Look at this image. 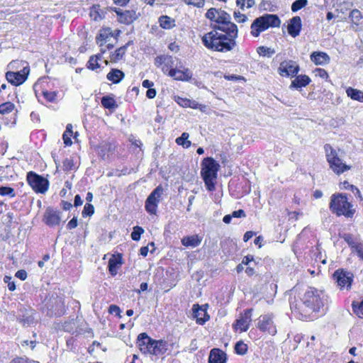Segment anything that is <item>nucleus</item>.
<instances>
[{"instance_id":"1","label":"nucleus","mask_w":363,"mask_h":363,"mask_svg":"<svg viewBox=\"0 0 363 363\" xmlns=\"http://www.w3.org/2000/svg\"><path fill=\"white\" fill-rule=\"evenodd\" d=\"M230 14L221 10L212 26L213 30L205 34L202 43L209 50L226 52L236 46L237 26L230 21Z\"/></svg>"},{"instance_id":"2","label":"nucleus","mask_w":363,"mask_h":363,"mask_svg":"<svg viewBox=\"0 0 363 363\" xmlns=\"http://www.w3.org/2000/svg\"><path fill=\"white\" fill-rule=\"evenodd\" d=\"M328 302V296L324 291L314 287H308L298 299L294 297L290 301V307L294 313L306 318L313 312H318Z\"/></svg>"},{"instance_id":"3","label":"nucleus","mask_w":363,"mask_h":363,"mask_svg":"<svg viewBox=\"0 0 363 363\" xmlns=\"http://www.w3.org/2000/svg\"><path fill=\"white\" fill-rule=\"evenodd\" d=\"M324 150L330 169L335 174L340 175L351 169L352 167L344 162L343 152L340 150H335L330 145L326 144L324 145Z\"/></svg>"},{"instance_id":"4","label":"nucleus","mask_w":363,"mask_h":363,"mask_svg":"<svg viewBox=\"0 0 363 363\" xmlns=\"http://www.w3.org/2000/svg\"><path fill=\"white\" fill-rule=\"evenodd\" d=\"M219 167L220 164L212 157H206L201 162V174L209 191L215 189L214 180L217 178Z\"/></svg>"},{"instance_id":"5","label":"nucleus","mask_w":363,"mask_h":363,"mask_svg":"<svg viewBox=\"0 0 363 363\" xmlns=\"http://www.w3.org/2000/svg\"><path fill=\"white\" fill-rule=\"evenodd\" d=\"M352 204L348 201L346 194H335L331 196L330 202V209L337 216H345L347 218H352L354 213V210L352 209Z\"/></svg>"},{"instance_id":"6","label":"nucleus","mask_w":363,"mask_h":363,"mask_svg":"<svg viewBox=\"0 0 363 363\" xmlns=\"http://www.w3.org/2000/svg\"><path fill=\"white\" fill-rule=\"evenodd\" d=\"M281 21L277 15L264 14L256 18L251 25V34L254 37H258L261 32L268 29L269 27H279Z\"/></svg>"},{"instance_id":"7","label":"nucleus","mask_w":363,"mask_h":363,"mask_svg":"<svg viewBox=\"0 0 363 363\" xmlns=\"http://www.w3.org/2000/svg\"><path fill=\"white\" fill-rule=\"evenodd\" d=\"M164 189L162 185L157 186L148 196L145 201V210L152 215H155L157 211L158 203H160Z\"/></svg>"},{"instance_id":"8","label":"nucleus","mask_w":363,"mask_h":363,"mask_svg":"<svg viewBox=\"0 0 363 363\" xmlns=\"http://www.w3.org/2000/svg\"><path fill=\"white\" fill-rule=\"evenodd\" d=\"M27 181L35 192L44 194L48 190V180L33 172L28 173Z\"/></svg>"},{"instance_id":"9","label":"nucleus","mask_w":363,"mask_h":363,"mask_svg":"<svg viewBox=\"0 0 363 363\" xmlns=\"http://www.w3.org/2000/svg\"><path fill=\"white\" fill-rule=\"evenodd\" d=\"M333 277L341 289L345 288L347 290L350 289L354 277L352 272L344 269H337L334 272Z\"/></svg>"},{"instance_id":"10","label":"nucleus","mask_w":363,"mask_h":363,"mask_svg":"<svg viewBox=\"0 0 363 363\" xmlns=\"http://www.w3.org/2000/svg\"><path fill=\"white\" fill-rule=\"evenodd\" d=\"M30 72L28 66L23 67V68L18 72L9 71L6 73V78L7 81L13 85L18 86L22 84L27 79Z\"/></svg>"},{"instance_id":"11","label":"nucleus","mask_w":363,"mask_h":363,"mask_svg":"<svg viewBox=\"0 0 363 363\" xmlns=\"http://www.w3.org/2000/svg\"><path fill=\"white\" fill-rule=\"evenodd\" d=\"M257 328L262 332H266L271 335H275L277 330L274 323L273 315L267 314L259 317Z\"/></svg>"},{"instance_id":"12","label":"nucleus","mask_w":363,"mask_h":363,"mask_svg":"<svg viewBox=\"0 0 363 363\" xmlns=\"http://www.w3.org/2000/svg\"><path fill=\"white\" fill-rule=\"evenodd\" d=\"M299 70L298 66L292 60L284 61L280 63L279 72L281 76L294 77Z\"/></svg>"},{"instance_id":"13","label":"nucleus","mask_w":363,"mask_h":363,"mask_svg":"<svg viewBox=\"0 0 363 363\" xmlns=\"http://www.w3.org/2000/svg\"><path fill=\"white\" fill-rule=\"evenodd\" d=\"M252 309H247L236 320V323L234 325L236 330H240L241 332L247 330L252 321Z\"/></svg>"},{"instance_id":"14","label":"nucleus","mask_w":363,"mask_h":363,"mask_svg":"<svg viewBox=\"0 0 363 363\" xmlns=\"http://www.w3.org/2000/svg\"><path fill=\"white\" fill-rule=\"evenodd\" d=\"M112 10L117 13L118 21L122 23L130 24L138 18V14L133 10L122 11L120 9L117 8L112 9Z\"/></svg>"},{"instance_id":"15","label":"nucleus","mask_w":363,"mask_h":363,"mask_svg":"<svg viewBox=\"0 0 363 363\" xmlns=\"http://www.w3.org/2000/svg\"><path fill=\"white\" fill-rule=\"evenodd\" d=\"M60 213L52 208H48L46 209L43 221L45 223L50 227L57 225L60 223Z\"/></svg>"},{"instance_id":"16","label":"nucleus","mask_w":363,"mask_h":363,"mask_svg":"<svg viewBox=\"0 0 363 363\" xmlns=\"http://www.w3.org/2000/svg\"><path fill=\"white\" fill-rule=\"evenodd\" d=\"M116 147L113 141H102L98 146L99 155L105 160L114 152Z\"/></svg>"},{"instance_id":"17","label":"nucleus","mask_w":363,"mask_h":363,"mask_svg":"<svg viewBox=\"0 0 363 363\" xmlns=\"http://www.w3.org/2000/svg\"><path fill=\"white\" fill-rule=\"evenodd\" d=\"M192 315L199 325H203L209 319V315L206 310L203 309L199 304L193 305Z\"/></svg>"},{"instance_id":"18","label":"nucleus","mask_w":363,"mask_h":363,"mask_svg":"<svg viewBox=\"0 0 363 363\" xmlns=\"http://www.w3.org/2000/svg\"><path fill=\"white\" fill-rule=\"evenodd\" d=\"M301 19L299 16H294L290 19L288 25V33L290 35L295 38L298 36L301 30Z\"/></svg>"},{"instance_id":"19","label":"nucleus","mask_w":363,"mask_h":363,"mask_svg":"<svg viewBox=\"0 0 363 363\" xmlns=\"http://www.w3.org/2000/svg\"><path fill=\"white\" fill-rule=\"evenodd\" d=\"M226 362V354L220 349L214 348L212 349L209 357V363H225Z\"/></svg>"},{"instance_id":"20","label":"nucleus","mask_w":363,"mask_h":363,"mask_svg":"<svg viewBox=\"0 0 363 363\" xmlns=\"http://www.w3.org/2000/svg\"><path fill=\"white\" fill-rule=\"evenodd\" d=\"M311 60L315 65H324L330 62V57L323 52H313L311 55Z\"/></svg>"},{"instance_id":"21","label":"nucleus","mask_w":363,"mask_h":363,"mask_svg":"<svg viewBox=\"0 0 363 363\" xmlns=\"http://www.w3.org/2000/svg\"><path fill=\"white\" fill-rule=\"evenodd\" d=\"M169 75L170 77H174L177 80L182 81H188L191 78V74L190 73L188 69H186L185 71H181L172 68L169 69Z\"/></svg>"},{"instance_id":"22","label":"nucleus","mask_w":363,"mask_h":363,"mask_svg":"<svg viewBox=\"0 0 363 363\" xmlns=\"http://www.w3.org/2000/svg\"><path fill=\"white\" fill-rule=\"evenodd\" d=\"M167 350V342L163 340H156L154 343V347L152 350V355H161Z\"/></svg>"},{"instance_id":"23","label":"nucleus","mask_w":363,"mask_h":363,"mask_svg":"<svg viewBox=\"0 0 363 363\" xmlns=\"http://www.w3.org/2000/svg\"><path fill=\"white\" fill-rule=\"evenodd\" d=\"M151 342V337L145 333L139 334L137 339L138 346L141 352H144Z\"/></svg>"},{"instance_id":"24","label":"nucleus","mask_w":363,"mask_h":363,"mask_svg":"<svg viewBox=\"0 0 363 363\" xmlns=\"http://www.w3.org/2000/svg\"><path fill=\"white\" fill-rule=\"evenodd\" d=\"M311 82V79L306 75H298L294 80L292 81L291 87L293 88H301L306 86Z\"/></svg>"},{"instance_id":"25","label":"nucleus","mask_w":363,"mask_h":363,"mask_svg":"<svg viewBox=\"0 0 363 363\" xmlns=\"http://www.w3.org/2000/svg\"><path fill=\"white\" fill-rule=\"evenodd\" d=\"M124 76V73L122 71L118 69H113L110 72L108 73L106 77L108 80L117 84L122 80Z\"/></svg>"},{"instance_id":"26","label":"nucleus","mask_w":363,"mask_h":363,"mask_svg":"<svg viewBox=\"0 0 363 363\" xmlns=\"http://www.w3.org/2000/svg\"><path fill=\"white\" fill-rule=\"evenodd\" d=\"M201 240L199 238L198 235H192V236H187L184 237L182 240V243L183 245L186 247H197L200 245Z\"/></svg>"},{"instance_id":"27","label":"nucleus","mask_w":363,"mask_h":363,"mask_svg":"<svg viewBox=\"0 0 363 363\" xmlns=\"http://www.w3.org/2000/svg\"><path fill=\"white\" fill-rule=\"evenodd\" d=\"M112 35L113 33L110 28L101 30L96 38L97 43L99 45V46H103L104 43H106L107 39Z\"/></svg>"},{"instance_id":"28","label":"nucleus","mask_w":363,"mask_h":363,"mask_svg":"<svg viewBox=\"0 0 363 363\" xmlns=\"http://www.w3.org/2000/svg\"><path fill=\"white\" fill-rule=\"evenodd\" d=\"M130 44V42H128L125 45H123L118 49H117L114 53L111 54L110 56V59L111 62H118L121 60L124 56L127 47Z\"/></svg>"},{"instance_id":"29","label":"nucleus","mask_w":363,"mask_h":363,"mask_svg":"<svg viewBox=\"0 0 363 363\" xmlns=\"http://www.w3.org/2000/svg\"><path fill=\"white\" fill-rule=\"evenodd\" d=\"M105 52V50L101 49V54H98L96 55H92L89 57V60L87 62V68L91 70H95L97 68L100 67V65L98 61L101 60V55Z\"/></svg>"},{"instance_id":"30","label":"nucleus","mask_w":363,"mask_h":363,"mask_svg":"<svg viewBox=\"0 0 363 363\" xmlns=\"http://www.w3.org/2000/svg\"><path fill=\"white\" fill-rule=\"evenodd\" d=\"M347 95L352 99L363 102V91L349 87L346 89Z\"/></svg>"},{"instance_id":"31","label":"nucleus","mask_w":363,"mask_h":363,"mask_svg":"<svg viewBox=\"0 0 363 363\" xmlns=\"http://www.w3.org/2000/svg\"><path fill=\"white\" fill-rule=\"evenodd\" d=\"M174 20L168 16H162L159 18L160 26L164 29H170L175 26Z\"/></svg>"},{"instance_id":"32","label":"nucleus","mask_w":363,"mask_h":363,"mask_svg":"<svg viewBox=\"0 0 363 363\" xmlns=\"http://www.w3.org/2000/svg\"><path fill=\"white\" fill-rule=\"evenodd\" d=\"M350 18L351 21L357 26L363 24V17L362 13L358 9H353L350 12Z\"/></svg>"},{"instance_id":"33","label":"nucleus","mask_w":363,"mask_h":363,"mask_svg":"<svg viewBox=\"0 0 363 363\" xmlns=\"http://www.w3.org/2000/svg\"><path fill=\"white\" fill-rule=\"evenodd\" d=\"M101 103L105 108L112 109L117 107L115 99L109 96H103L101 98Z\"/></svg>"},{"instance_id":"34","label":"nucleus","mask_w":363,"mask_h":363,"mask_svg":"<svg viewBox=\"0 0 363 363\" xmlns=\"http://www.w3.org/2000/svg\"><path fill=\"white\" fill-rule=\"evenodd\" d=\"M121 264L120 260L116 259L115 257H112L108 261V270L111 275L114 276L118 272V266Z\"/></svg>"},{"instance_id":"35","label":"nucleus","mask_w":363,"mask_h":363,"mask_svg":"<svg viewBox=\"0 0 363 363\" xmlns=\"http://www.w3.org/2000/svg\"><path fill=\"white\" fill-rule=\"evenodd\" d=\"M72 134H73L72 125V124H67V125L66 127V130L62 135L64 143L67 146H69L72 144V142L71 140V136L72 135Z\"/></svg>"},{"instance_id":"36","label":"nucleus","mask_w":363,"mask_h":363,"mask_svg":"<svg viewBox=\"0 0 363 363\" xmlns=\"http://www.w3.org/2000/svg\"><path fill=\"white\" fill-rule=\"evenodd\" d=\"M189 137V133H183L180 137L176 139V143L179 145H182L184 147L187 148L191 146V141L188 140Z\"/></svg>"},{"instance_id":"37","label":"nucleus","mask_w":363,"mask_h":363,"mask_svg":"<svg viewBox=\"0 0 363 363\" xmlns=\"http://www.w3.org/2000/svg\"><path fill=\"white\" fill-rule=\"evenodd\" d=\"M343 238L345 242H347V243L351 247V248H352L355 252L357 251L359 247H362L360 245L357 244V242H355L351 234H345Z\"/></svg>"},{"instance_id":"38","label":"nucleus","mask_w":363,"mask_h":363,"mask_svg":"<svg viewBox=\"0 0 363 363\" xmlns=\"http://www.w3.org/2000/svg\"><path fill=\"white\" fill-rule=\"evenodd\" d=\"M14 104L11 102H6L0 105V113L6 114L11 113L14 109Z\"/></svg>"},{"instance_id":"39","label":"nucleus","mask_w":363,"mask_h":363,"mask_svg":"<svg viewBox=\"0 0 363 363\" xmlns=\"http://www.w3.org/2000/svg\"><path fill=\"white\" fill-rule=\"evenodd\" d=\"M308 4L307 0H296L291 5V11L296 12Z\"/></svg>"},{"instance_id":"40","label":"nucleus","mask_w":363,"mask_h":363,"mask_svg":"<svg viewBox=\"0 0 363 363\" xmlns=\"http://www.w3.org/2000/svg\"><path fill=\"white\" fill-rule=\"evenodd\" d=\"M0 195L1 196H9L11 198L16 196L15 191L13 188L9 186H1L0 187Z\"/></svg>"},{"instance_id":"41","label":"nucleus","mask_w":363,"mask_h":363,"mask_svg":"<svg viewBox=\"0 0 363 363\" xmlns=\"http://www.w3.org/2000/svg\"><path fill=\"white\" fill-rule=\"evenodd\" d=\"M174 60L172 56L166 55L164 65L162 67L164 72H169V69L173 68Z\"/></svg>"},{"instance_id":"42","label":"nucleus","mask_w":363,"mask_h":363,"mask_svg":"<svg viewBox=\"0 0 363 363\" xmlns=\"http://www.w3.org/2000/svg\"><path fill=\"white\" fill-rule=\"evenodd\" d=\"M235 350L238 354H245L247 350V346L242 341H239L235 344Z\"/></svg>"},{"instance_id":"43","label":"nucleus","mask_w":363,"mask_h":363,"mask_svg":"<svg viewBox=\"0 0 363 363\" xmlns=\"http://www.w3.org/2000/svg\"><path fill=\"white\" fill-rule=\"evenodd\" d=\"M144 233V230L142 227L135 226L133 231L131 233V238L135 241H138L140 239L141 235Z\"/></svg>"},{"instance_id":"44","label":"nucleus","mask_w":363,"mask_h":363,"mask_svg":"<svg viewBox=\"0 0 363 363\" xmlns=\"http://www.w3.org/2000/svg\"><path fill=\"white\" fill-rule=\"evenodd\" d=\"M220 11L221 9L211 8L207 11L206 13V17L211 20V21L214 22L218 15V13H220Z\"/></svg>"},{"instance_id":"45","label":"nucleus","mask_w":363,"mask_h":363,"mask_svg":"<svg viewBox=\"0 0 363 363\" xmlns=\"http://www.w3.org/2000/svg\"><path fill=\"white\" fill-rule=\"evenodd\" d=\"M94 213V207L92 204L86 203L82 211L83 216H91Z\"/></svg>"},{"instance_id":"46","label":"nucleus","mask_w":363,"mask_h":363,"mask_svg":"<svg viewBox=\"0 0 363 363\" xmlns=\"http://www.w3.org/2000/svg\"><path fill=\"white\" fill-rule=\"evenodd\" d=\"M18 319L20 323H21L24 326H28L33 322V318L30 315H23Z\"/></svg>"},{"instance_id":"47","label":"nucleus","mask_w":363,"mask_h":363,"mask_svg":"<svg viewBox=\"0 0 363 363\" xmlns=\"http://www.w3.org/2000/svg\"><path fill=\"white\" fill-rule=\"evenodd\" d=\"M184 1L189 5H193L198 8L203 6L205 0H184Z\"/></svg>"},{"instance_id":"48","label":"nucleus","mask_w":363,"mask_h":363,"mask_svg":"<svg viewBox=\"0 0 363 363\" xmlns=\"http://www.w3.org/2000/svg\"><path fill=\"white\" fill-rule=\"evenodd\" d=\"M44 97L50 102H53L55 101L57 97V94L55 91H43Z\"/></svg>"},{"instance_id":"49","label":"nucleus","mask_w":363,"mask_h":363,"mask_svg":"<svg viewBox=\"0 0 363 363\" xmlns=\"http://www.w3.org/2000/svg\"><path fill=\"white\" fill-rule=\"evenodd\" d=\"M74 162L73 160L71 159H65L63 161V169L65 171L70 170L73 168Z\"/></svg>"},{"instance_id":"50","label":"nucleus","mask_w":363,"mask_h":363,"mask_svg":"<svg viewBox=\"0 0 363 363\" xmlns=\"http://www.w3.org/2000/svg\"><path fill=\"white\" fill-rule=\"evenodd\" d=\"M11 277L5 276L4 281L8 284V288L10 291H13L16 289V285L13 281H11Z\"/></svg>"},{"instance_id":"51","label":"nucleus","mask_w":363,"mask_h":363,"mask_svg":"<svg viewBox=\"0 0 363 363\" xmlns=\"http://www.w3.org/2000/svg\"><path fill=\"white\" fill-rule=\"evenodd\" d=\"M234 17L239 23H244L247 20V17L245 15L240 13L239 11L234 12Z\"/></svg>"},{"instance_id":"52","label":"nucleus","mask_w":363,"mask_h":363,"mask_svg":"<svg viewBox=\"0 0 363 363\" xmlns=\"http://www.w3.org/2000/svg\"><path fill=\"white\" fill-rule=\"evenodd\" d=\"M271 5V2L269 1L262 0L259 4V9L261 10L272 11L273 10L270 8Z\"/></svg>"},{"instance_id":"53","label":"nucleus","mask_w":363,"mask_h":363,"mask_svg":"<svg viewBox=\"0 0 363 363\" xmlns=\"http://www.w3.org/2000/svg\"><path fill=\"white\" fill-rule=\"evenodd\" d=\"M352 306H353L354 312L359 317H361L362 315H363V301L361 302V303L357 307H356L354 303L352 304Z\"/></svg>"},{"instance_id":"54","label":"nucleus","mask_w":363,"mask_h":363,"mask_svg":"<svg viewBox=\"0 0 363 363\" xmlns=\"http://www.w3.org/2000/svg\"><path fill=\"white\" fill-rule=\"evenodd\" d=\"M165 56H166V55H160V56H157V57L155 59V66H157V67H161L162 65H164Z\"/></svg>"},{"instance_id":"55","label":"nucleus","mask_w":363,"mask_h":363,"mask_svg":"<svg viewBox=\"0 0 363 363\" xmlns=\"http://www.w3.org/2000/svg\"><path fill=\"white\" fill-rule=\"evenodd\" d=\"M315 72L316 76H319L320 77H321L323 79H327L328 77V72L323 69H320V68L316 69L315 70Z\"/></svg>"},{"instance_id":"56","label":"nucleus","mask_w":363,"mask_h":363,"mask_svg":"<svg viewBox=\"0 0 363 363\" xmlns=\"http://www.w3.org/2000/svg\"><path fill=\"white\" fill-rule=\"evenodd\" d=\"M108 312L111 314H115L116 315H120L121 309L118 306L116 305H111L108 308Z\"/></svg>"},{"instance_id":"57","label":"nucleus","mask_w":363,"mask_h":363,"mask_svg":"<svg viewBox=\"0 0 363 363\" xmlns=\"http://www.w3.org/2000/svg\"><path fill=\"white\" fill-rule=\"evenodd\" d=\"M15 276L22 281H24L27 278V272L24 269H20L16 272Z\"/></svg>"},{"instance_id":"58","label":"nucleus","mask_w":363,"mask_h":363,"mask_svg":"<svg viewBox=\"0 0 363 363\" xmlns=\"http://www.w3.org/2000/svg\"><path fill=\"white\" fill-rule=\"evenodd\" d=\"M177 102L183 107H188V106H190V100L186 99H183L181 97H178L177 99Z\"/></svg>"},{"instance_id":"59","label":"nucleus","mask_w":363,"mask_h":363,"mask_svg":"<svg viewBox=\"0 0 363 363\" xmlns=\"http://www.w3.org/2000/svg\"><path fill=\"white\" fill-rule=\"evenodd\" d=\"M231 216L232 217L234 218H245L246 216V214L243 210L240 209L238 211H233Z\"/></svg>"},{"instance_id":"60","label":"nucleus","mask_w":363,"mask_h":363,"mask_svg":"<svg viewBox=\"0 0 363 363\" xmlns=\"http://www.w3.org/2000/svg\"><path fill=\"white\" fill-rule=\"evenodd\" d=\"M77 226V219L74 217L67 224V228L69 230L75 228Z\"/></svg>"},{"instance_id":"61","label":"nucleus","mask_w":363,"mask_h":363,"mask_svg":"<svg viewBox=\"0 0 363 363\" xmlns=\"http://www.w3.org/2000/svg\"><path fill=\"white\" fill-rule=\"evenodd\" d=\"M155 341H156V340H153L151 338V342L148 345V347H147L145 351H144V352H143L144 354H152V350L154 347V343Z\"/></svg>"},{"instance_id":"62","label":"nucleus","mask_w":363,"mask_h":363,"mask_svg":"<svg viewBox=\"0 0 363 363\" xmlns=\"http://www.w3.org/2000/svg\"><path fill=\"white\" fill-rule=\"evenodd\" d=\"M11 363H35V362H33L30 360H28V359H24V358H16V359H13Z\"/></svg>"},{"instance_id":"63","label":"nucleus","mask_w":363,"mask_h":363,"mask_svg":"<svg viewBox=\"0 0 363 363\" xmlns=\"http://www.w3.org/2000/svg\"><path fill=\"white\" fill-rule=\"evenodd\" d=\"M146 96L149 99H153L156 96V90L155 89H148L146 92Z\"/></svg>"},{"instance_id":"64","label":"nucleus","mask_w":363,"mask_h":363,"mask_svg":"<svg viewBox=\"0 0 363 363\" xmlns=\"http://www.w3.org/2000/svg\"><path fill=\"white\" fill-rule=\"evenodd\" d=\"M348 190H351L355 195H357L358 197L362 199V196H361V193H360L359 190L354 185L351 184L350 187L349 188Z\"/></svg>"}]
</instances>
